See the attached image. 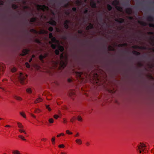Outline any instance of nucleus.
I'll return each mask as SVG.
<instances>
[{
    "label": "nucleus",
    "mask_w": 154,
    "mask_h": 154,
    "mask_svg": "<svg viewBox=\"0 0 154 154\" xmlns=\"http://www.w3.org/2000/svg\"><path fill=\"white\" fill-rule=\"evenodd\" d=\"M132 53L133 54L136 55H139L140 54V53L135 51H132Z\"/></svg>",
    "instance_id": "36"
},
{
    "label": "nucleus",
    "mask_w": 154,
    "mask_h": 154,
    "mask_svg": "<svg viewBox=\"0 0 154 154\" xmlns=\"http://www.w3.org/2000/svg\"><path fill=\"white\" fill-rule=\"evenodd\" d=\"M77 120L79 122H82L83 121V119L82 117L80 116H78L77 118Z\"/></svg>",
    "instance_id": "27"
},
{
    "label": "nucleus",
    "mask_w": 154,
    "mask_h": 154,
    "mask_svg": "<svg viewBox=\"0 0 154 154\" xmlns=\"http://www.w3.org/2000/svg\"><path fill=\"white\" fill-rule=\"evenodd\" d=\"M127 45V44H122L119 45H118V46L119 47H122V46H126Z\"/></svg>",
    "instance_id": "49"
},
{
    "label": "nucleus",
    "mask_w": 154,
    "mask_h": 154,
    "mask_svg": "<svg viewBox=\"0 0 154 154\" xmlns=\"http://www.w3.org/2000/svg\"><path fill=\"white\" fill-rule=\"evenodd\" d=\"M116 8L117 10H118V11H120L122 12L123 11L122 8L121 7L119 6H116Z\"/></svg>",
    "instance_id": "25"
},
{
    "label": "nucleus",
    "mask_w": 154,
    "mask_h": 154,
    "mask_svg": "<svg viewBox=\"0 0 154 154\" xmlns=\"http://www.w3.org/2000/svg\"><path fill=\"white\" fill-rule=\"evenodd\" d=\"M49 38H53V35L52 33H50L49 34Z\"/></svg>",
    "instance_id": "57"
},
{
    "label": "nucleus",
    "mask_w": 154,
    "mask_h": 154,
    "mask_svg": "<svg viewBox=\"0 0 154 154\" xmlns=\"http://www.w3.org/2000/svg\"><path fill=\"white\" fill-rule=\"evenodd\" d=\"M55 53L57 55H58L59 53V51L58 50H56L55 51Z\"/></svg>",
    "instance_id": "53"
},
{
    "label": "nucleus",
    "mask_w": 154,
    "mask_h": 154,
    "mask_svg": "<svg viewBox=\"0 0 154 154\" xmlns=\"http://www.w3.org/2000/svg\"><path fill=\"white\" fill-rule=\"evenodd\" d=\"M12 154H20V153L19 150L16 149L13 150L12 151Z\"/></svg>",
    "instance_id": "17"
},
{
    "label": "nucleus",
    "mask_w": 154,
    "mask_h": 154,
    "mask_svg": "<svg viewBox=\"0 0 154 154\" xmlns=\"http://www.w3.org/2000/svg\"><path fill=\"white\" fill-rule=\"evenodd\" d=\"M26 92L28 93H31L32 92V90L31 88H28L26 89Z\"/></svg>",
    "instance_id": "28"
},
{
    "label": "nucleus",
    "mask_w": 154,
    "mask_h": 154,
    "mask_svg": "<svg viewBox=\"0 0 154 154\" xmlns=\"http://www.w3.org/2000/svg\"><path fill=\"white\" fill-rule=\"evenodd\" d=\"M107 8L110 11L112 9V7L110 5H107Z\"/></svg>",
    "instance_id": "45"
},
{
    "label": "nucleus",
    "mask_w": 154,
    "mask_h": 154,
    "mask_svg": "<svg viewBox=\"0 0 154 154\" xmlns=\"http://www.w3.org/2000/svg\"><path fill=\"white\" fill-rule=\"evenodd\" d=\"M139 23L141 25L145 26L146 25V23H145L143 21H139Z\"/></svg>",
    "instance_id": "37"
},
{
    "label": "nucleus",
    "mask_w": 154,
    "mask_h": 154,
    "mask_svg": "<svg viewBox=\"0 0 154 154\" xmlns=\"http://www.w3.org/2000/svg\"><path fill=\"white\" fill-rule=\"evenodd\" d=\"M63 122L64 123L66 124L67 122V121L66 119H63Z\"/></svg>",
    "instance_id": "51"
},
{
    "label": "nucleus",
    "mask_w": 154,
    "mask_h": 154,
    "mask_svg": "<svg viewBox=\"0 0 154 154\" xmlns=\"http://www.w3.org/2000/svg\"><path fill=\"white\" fill-rule=\"evenodd\" d=\"M90 5L91 6L92 8H95L96 6V4L95 2L93 1H91L90 2Z\"/></svg>",
    "instance_id": "19"
},
{
    "label": "nucleus",
    "mask_w": 154,
    "mask_h": 154,
    "mask_svg": "<svg viewBox=\"0 0 154 154\" xmlns=\"http://www.w3.org/2000/svg\"><path fill=\"white\" fill-rule=\"evenodd\" d=\"M65 135V134L63 133H61L57 135V137H59L61 136H64Z\"/></svg>",
    "instance_id": "33"
},
{
    "label": "nucleus",
    "mask_w": 154,
    "mask_h": 154,
    "mask_svg": "<svg viewBox=\"0 0 154 154\" xmlns=\"http://www.w3.org/2000/svg\"><path fill=\"white\" fill-rule=\"evenodd\" d=\"M48 122L50 124H52L54 122V120L53 118H50L48 119Z\"/></svg>",
    "instance_id": "32"
},
{
    "label": "nucleus",
    "mask_w": 154,
    "mask_h": 154,
    "mask_svg": "<svg viewBox=\"0 0 154 154\" xmlns=\"http://www.w3.org/2000/svg\"><path fill=\"white\" fill-rule=\"evenodd\" d=\"M79 136V134L78 132H77L76 134L74 135L75 137H78Z\"/></svg>",
    "instance_id": "55"
},
{
    "label": "nucleus",
    "mask_w": 154,
    "mask_h": 154,
    "mask_svg": "<svg viewBox=\"0 0 154 154\" xmlns=\"http://www.w3.org/2000/svg\"><path fill=\"white\" fill-rule=\"evenodd\" d=\"M51 42L54 43H57L58 42L56 38L55 37H53L51 38Z\"/></svg>",
    "instance_id": "26"
},
{
    "label": "nucleus",
    "mask_w": 154,
    "mask_h": 154,
    "mask_svg": "<svg viewBox=\"0 0 154 154\" xmlns=\"http://www.w3.org/2000/svg\"><path fill=\"white\" fill-rule=\"evenodd\" d=\"M37 8L38 10H41L43 11H48V7L45 6V5H37Z\"/></svg>",
    "instance_id": "6"
},
{
    "label": "nucleus",
    "mask_w": 154,
    "mask_h": 154,
    "mask_svg": "<svg viewBox=\"0 0 154 154\" xmlns=\"http://www.w3.org/2000/svg\"><path fill=\"white\" fill-rule=\"evenodd\" d=\"M60 65L61 67L63 68L67 64V56L66 55L63 56V53H62L60 56Z\"/></svg>",
    "instance_id": "1"
},
{
    "label": "nucleus",
    "mask_w": 154,
    "mask_h": 154,
    "mask_svg": "<svg viewBox=\"0 0 154 154\" xmlns=\"http://www.w3.org/2000/svg\"><path fill=\"white\" fill-rule=\"evenodd\" d=\"M149 26L151 27H152L154 28V24L153 23H149Z\"/></svg>",
    "instance_id": "56"
},
{
    "label": "nucleus",
    "mask_w": 154,
    "mask_h": 154,
    "mask_svg": "<svg viewBox=\"0 0 154 154\" xmlns=\"http://www.w3.org/2000/svg\"><path fill=\"white\" fill-rule=\"evenodd\" d=\"M75 92L74 90H70L69 91V95L71 97L74 96L75 95Z\"/></svg>",
    "instance_id": "10"
},
{
    "label": "nucleus",
    "mask_w": 154,
    "mask_h": 154,
    "mask_svg": "<svg viewBox=\"0 0 154 154\" xmlns=\"http://www.w3.org/2000/svg\"><path fill=\"white\" fill-rule=\"evenodd\" d=\"M146 146L144 144L140 143L138 145L137 150L140 153H142L146 149Z\"/></svg>",
    "instance_id": "2"
},
{
    "label": "nucleus",
    "mask_w": 154,
    "mask_h": 154,
    "mask_svg": "<svg viewBox=\"0 0 154 154\" xmlns=\"http://www.w3.org/2000/svg\"><path fill=\"white\" fill-rule=\"evenodd\" d=\"M12 7V8L14 9H16L18 7V6L15 4H13Z\"/></svg>",
    "instance_id": "47"
},
{
    "label": "nucleus",
    "mask_w": 154,
    "mask_h": 154,
    "mask_svg": "<svg viewBox=\"0 0 154 154\" xmlns=\"http://www.w3.org/2000/svg\"><path fill=\"white\" fill-rule=\"evenodd\" d=\"M20 115L23 117L24 118H26V116L25 112L23 111H21L19 112Z\"/></svg>",
    "instance_id": "15"
},
{
    "label": "nucleus",
    "mask_w": 154,
    "mask_h": 154,
    "mask_svg": "<svg viewBox=\"0 0 154 154\" xmlns=\"http://www.w3.org/2000/svg\"><path fill=\"white\" fill-rule=\"evenodd\" d=\"M41 110L39 109H36L34 111V112L36 113H39L41 112Z\"/></svg>",
    "instance_id": "34"
},
{
    "label": "nucleus",
    "mask_w": 154,
    "mask_h": 154,
    "mask_svg": "<svg viewBox=\"0 0 154 154\" xmlns=\"http://www.w3.org/2000/svg\"><path fill=\"white\" fill-rule=\"evenodd\" d=\"M31 116H32V117H33L34 118H35L36 117V116L32 113L31 114Z\"/></svg>",
    "instance_id": "63"
},
{
    "label": "nucleus",
    "mask_w": 154,
    "mask_h": 154,
    "mask_svg": "<svg viewBox=\"0 0 154 154\" xmlns=\"http://www.w3.org/2000/svg\"><path fill=\"white\" fill-rule=\"evenodd\" d=\"M93 25L91 24H90L89 25L86 27V29L87 30H88L89 29H92L93 28Z\"/></svg>",
    "instance_id": "23"
},
{
    "label": "nucleus",
    "mask_w": 154,
    "mask_h": 154,
    "mask_svg": "<svg viewBox=\"0 0 154 154\" xmlns=\"http://www.w3.org/2000/svg\"><path fill=\"white\" fill-rule=\"evenodd\" d=\"M51 46L53 49H54L56 48V45L55 44H52Z\"/></svg>",
    "instance_id": "46"
},
{
    "label": "nucleus",
    "mask_w": 154,
    "mask_h": 154,
    "mask_svg": "<svg viewBox=\"0 0 154 154\" xmlns=\"http://www.w3.org/2000/svg\"><path fill=\"white\" fill-rule=\"evenodd\" d=\"M69 21L68 20H66L64 22V27L66 29H67L68 27V23Z\"/></svg>",
    "instance_id": "20"
},
{
    "label": "nucleus",
    "mask_w": 154,
    "mask_h": 154,
    "mask_svg": "<svg viewBox=\"0 0 154 154\" xmlns=\"http://www.w3.org/2000/svg\"><path fill=\"white\" fill-rule=\"evenodd\" d=\"M11 70L12 72H15L16 71V69L15 67H13L11 69Z\"/></svg>",
    "instance_id": "44"
},
{
    "label": "nucleus",
    "mask_w": 154,
    "mask_h": 154,
    "mask_svg": "<svg viewBox=\"0 0 154 154\" xmlns=\"http://www.w3.org/2000/svg\"><path fill=\"white\" fill-rule=\"evenodd\" d=\"M26 67L27 68H29L30 67V65L28 63H25Z\"/></svg>",
    "instance_id": "54"
},
{
    "label": "nucleus",
    "mask_w": 154,
    "mask_h": 154,
    "mask_svg": "<svg viewBox=\"0 0 154 154\" xmlns=\"http://www.w3.org/2000/svg\"><path fill=\"white\" fill-rule=\"evenodd\" d=\"M148 20L152 21L153 20V19L151 17H149L148 18Z\"/></svg>",
    "instance_id": "59"
},
{
    "label": "nucleus",
    "mask_w": 154,
    "mask_h": 154,
    "mask_svg": "<svg viewBox=\"0 0 154 154\" xmlns=\"http://www.w3.org/2000/svg\"><path fill=\"white\" fill-rule=\"evenodd\" d=\"M43 100V99L40 98L39 97L38 98H37L34 101V103H38L39 102H41Z\"/></svg>",
    "instance_id": "16"
},
{
    "label": "nucleus",
    "mask_w": 154,
    "mask_h": 154,
    "mask_svg": "<svg viewBox=\"0 0 154 154\" xmlns=\"http://www.w3.org/2000/svg\"><path fill=\"white\" fill-rule=\"evenodd\" d=\"M125 12L128 14H131L132 13V10L131 9L128 8L126 9Z\"/></svg>",
    "instance_id": "21"
},
{
    "label": "nucleus",
    "mask_w": 154,
    "mask_h": 154,
    "mask_svg": "<svg viewBox=\"0 0 154 154\" xmlns=\"http://www.w3.org/2000/svg\"><path fill=\"white\" fill-rule=\"evenodd\" d=\"M14 97L16 100L18 101H21L23 100L22 98L21 97L17 95H14Z\"/></svg>",
    "instance_id": "12"
},
{
    "label": "nucleus",
    "mask_w": 154,
    "mask_h": 154,
    "mask_svg": "<svg viewBox=\"0 0 154 154\" xmlns=\"http://www.w3.org/2000/svg\"><path fill=\"white\" fill-rule=\"evenodd\" d=\"M28 8V7H27V6H23V7H22V8L23 9V10H25L26 8Z\"/></svg>",
    "instance_id": "64"
},
{
    "label": "nucleus",
    "mask_w": 154,
    "mask_h": 154,
    "mask_svg": "<svg viewBox=\"0 0 154 154\" xmlns=\"http://www.w3.org/2000/svg\"><path fill=\"white\" fill-rule=\"evenodd\" d=\"M116 46L115 44L109 46L108 47V50L109 51H113L115 49V46Z\"/></svg>",
    "instance_id": "11"
},
{
    "label": "nucleus",
    "mask_w": 154,
    "mask_h": 154,
    "mask_svg": "<svg viewBox=\"0 0 154 154\" xmlns=\"http://www.w3.org/2000/svg\"><path fill=\"white\" fill-rule=\"evenodd\" d=\"M94 83H98L99 81V77L97 73H94L92 78Z\"/></svg>",
    "instance_id": "7"
},
{
    "label": "nucleus",
    "mask_w": 154,
    "mask_h": 154,
    "mask_svg": "<svg viewBox=\"0 0 154 154\" xmlns=\"http://www.w3.org/2000/svg\"><path fill=\"white\" fill-rule=\"evenodd\" d=\"M36 19L35 18L33 17L31 18L30 20V21L31 22H35L36 21Z\"/></svg>",
    "instance_id": "43"
},
{
    "label": "nucleus",
    "mask_w": 154,
    "mask_h": 154,
    "mask_svg": "<svg viewBox=\"0 0 154 154\" xmlns=\"http://www.w3.org/2000/svg\"><path fill=\"white\" fill-rule=\"evenodd\" d=\"M48 30L50 31H52L53 30V28H52V27H50L49 28H48Z\"/></svg>",
    "instance_id": "58"
},
{
    "label": "nucleus",
    "mask_w": 154,
    "mask_h": 154,
    "mask_svg": "<svg viewBox=\"0 0 154 154\" xmlns=\"http://www.w3.org/2000/svg\"><path fill=\"white\" fill-rule=\"evenodd\" d=\"M55 137H53L51 139V141L53 145H54L55 143Z\"/></svg>",
    "instance_id": "22"
},
{
    "label": "nucleus",
    "mask_w": 154,
    "mask_h": 154,
    "mask_svg": "<svg viewBox=\"0 0 154 154\" xmlns=\"http://www.w3.org/2000/svg\"><path fill=\"white\" fill-rule=\"evenodd\" d=\"M39 59L42 62H43L44 60H43V59H44V58L43 56V55H40L39 56Z\"/></svg>",
    "instance_id": "35"
},
{
    "label": "nucleus",
    "mask_w": 154,
    "mask_h": 154,
    "mask_svg": "<svg viewBox=\"0 0 154 154\" xmlns=\"http://www.w3.org/2000/svg\"><path fill=\"white\" fill-rule=\"evenodd\" d=\"M149 77L151 79L154 80V78L151 75H150Z\"/></svg>",
    "instance_id": "61"
},
{
    "label": "nucleus",
    "mask_w": 154,
    "mask_h": 154,
    "mask_svg": "<svg viewBox=\"0 0 154 154\" xmlns=\"http://www.w3.org/2000/svg\"><path fill=\"white\" fill-rule=\"evenodd\" d=\"M18 127L19 128L18 131L20 133H23L25 134H26L25 130L24 129V126L22 123L20 122H17V123Z\"/></svg>",
    "instance_id": "3"
},
{
    "label": "nucleus",
    "mask_w": 154,
    "mask_h": 154,
    "mask_svg": "<svg viewBox=\"0 0 154 154\" xmlns=\"http://www.w3.org/2000/svg\"><path fill=\"white\" fill-rule=\"evenodd\" d=\"M116 21H118V22H120V23H122L124 21V20L122 18H119V19H116Z\"/></svg>",
    "instance_id": "29"
},
{
    "label": "nucleus",
    "mask_w": 154,
    "mask_h": 154,
    "mask_svg": "<svg viewBox=\"0 0 154 154\" xmlns=\"http://www.w3.org/2000/svg\"><path fill=\"white\" fill-rule=\"evenodd\" d=\"M132 48H140L139 46H137V45L133 46H132Z\"/></svg>",
    "instance_id": "48"
},
{
    "label": "nucleus",
    "mask_w": 154,
    "mask_h": 154,
    "mask_svg": "<svg viewBox=\"0 0 154 154\" xmlns=\"http://www.w3.org/2000/svg\"><path fill=\"white\" fill-rule=\"evenodd\" d=\"M48 54L47 53H45L43 55V56L44 58L48 56Z\"/></svg>",
    "instance_id": "60"
},
{
    "label": "nucleus",
    "mask_w": 154,
    "mask_h": 154,
    "mask_svg": "<svg viewBox=\"0 0 154 154\" xmlns=\"http://www.w3.org/2000/svg\"><path fill=\"white\" fill-rule=\"evenodd\" d=\"M75 142L76 143L79 145L82 144V140L79 138L76 139L75 140Z\"/></svg>",
    "instance_id": "13"
},
{
    "label": "nucleus",
    "mask_w": 154,
    "mask_h": 154,
    "mask_svg": "<svg viewBox=\"0 0 154 154\" xmlns=\"http://www.w3.org/2000/svg\"><path fill=\"white\" fill-rule=\"evenodd\" d=\"M58 49L61 52H62L64 50V48L63 47L61 46H59L58 47Z\"/></svg>",
    "instance_id": "31"
},
{
    "label": "nucleus",
    "mask_w": 154,
    "mask_h": 154,
    "mask_svg": "<svg viewBox=\"0 0 154 154\" xmlns=\"http://www.w3.org/2000/svg\"><path fill=\"white\" fill-rule=\"evenodd\" d=\"M18 137L20 138L21 140H23L26 141V139L25 138L24 136L21 135H19L18 136Z\"/></svg>",
    "instance_id": "30"
},
{
    "label": "nucleus",
    "mask_w": 154,
    "mask_h": 154,
    "mask_svg": "<svg viewBox=\"0 0 154 154\" xmlns=\"http://www.w3.org/2000/svg\"><path fill=\"white\" fill-rule=\"evenodd\" d=\"M66 134H72V132L70 131L69 130H67L66 131Z\"/></svg>",
    "instance_id": "39"
},
{
    "label": "nucleus",
    "mask_w": 154,
    "mask_h": 154,
    "mask_svg": "<svg viewBox=\"0 0 154 154\" xmlns=\"http://www.w3.org/2000/svg\"><path fill=\"white\" fill-rule=\"evenodd\" d=\"M29 52V50L27 49L23 50L22 51V54H21L22 55H24L27 54Z\"/></svg>",
    "instance_id": "14"
},
{
    "label": "nucleus",
    "mask_w": 154,
    "mask_h": 154,
    "mask_svg": "<svg viewBox=\"0 0 154 154\" xmlns=\"http://www.w3.org/2000/svg\"><path fill=\"white\" fill-rule=\"evenodd\" d=\"M76 4L78 5L80 4V2L79 0H77L76 1Z\"/></svg>",
    "instance_id": "52"
},
{
    "label": "nucleus",
    "mask_w": 154,
    "mask_h": 154,
    "mask_svg": "<svg viewBox=\"0 0 154 154\" xmlns=\"http://www.w3.org/2000/svg\"><path fill=\"white\" fill-rule=\"evenodd\" d=\"M4 65L2 63H0V78L3 73Z\"/></svg>",
    "instance_id": "9"
},
{
    "label": "nucleus",
    "mask_w": 154,
    "mask_h": 154,
    "mask_svg": "<svg viewBox=\"0 0 154 154\" xmlns=\"http://www.w3.org/2000/svg\"><path fill=\"white\" fill-rule=\"evenodd\" d=\"M27 77V75L20 73L19 77L20 83L22 84H24V82Z\"/></svg>",
    "instance_id": "4"
},
{
    "label": "nucleus",
    "mask_w": 154,
    "mask_h": 154,
    "mask_svg": "<svg viewBox=\"0 0 154 154\" xmlns=\"http://www.w3.org/2000/svg\"><path fill=\"white\" fill-rule=\"evenodd\" d=\"M30 32L35 34H46L48 33L47 31L43 29H41L39 31H37L35 29H30Z\"/></svg>",
    "instance_id": "5"
},
{
    "label": "nucleus",
    "mask_w": 154,
    "mask_h": 154,
    "mask_svg": "<svg viewBox=\"0 0 154 154\" xmlns=\"http://www.w3.org/2000/svg\"><path fill=\"white\" fill-rule=\"evenodd\" d=\"M119 4V1L118 0H115L112 2V4L113 5L115 6L116 7Z\"/></svg>",
    "instance_id": "18"
},
{
    "label": "nucleus",
    "mask_w": 154,
    "mask_h": 154,
    "mask_svg": "<svg viewBox=\"0 0 154 154\" xmlns=\"http://www.w3.org/2000/svg\"><path fill=\"white\" fill-rule=\"evenodd\" d=\"M58 147L60 148H65V146L63 144H61L58 145Z\"/></svg>",
    "instance_id": "40"
},
{
    "label": "nucleus",
    "mask_w": 154,
    "mask_h": 154,
    "mask_svg": "<svg viewBox=\"0 0 154 154\" xmlns=\"http://www.w3.org/2000/svg\"><path fill=\"white\" fill-rule=\"evenodd\" d=\"M76 76L78 78V79L81 80H82L84 78L83 77L84 74L82 72H75Z\"/></svg>",
    "instance_id": "8"
},
{
    "label": "nucleus",
    "mask_w": 154,
    "mask_h": 154,
    "mask_svg": "<svg viewBox=\"0 0 154 154\" xmlns=\"http://www.w3.org/2000/svg\"><path fill=\"white\" fill-rule=\"evenodd\" d=\"M60 154H67V153L65 152H62L60 153Z\"/></svg>",
    "instance_id": "62"
},
{
    "label": "nucleus",
    "mask_w": 154,
    "mask_h": 154,
    "mask_svg": "<svg viewBox=\"0 0 154 154\" xmlns=\"http://www.w3.org/2000/svg\"><path fill=\"white\" fill-rule=\"evenodd\" d=\"M48 23L53 25H55L56 24V22L54 20H50L49 21Z\"/></svg>",
    "instance_id": "24"
},
{
    "label": "nucleus",
    "mask_w": 154,
    "mask_h": 154,
    "mask_svg": "<svg viewBox=\"0 0 154 154\" xmlns=\"http://www.w3.org/2000/svg\"><path fill=\"white\" fill-rule=\"evenodd\" d=\"M47 140V139L46 138L43 137L41 138V141L42 142H46Z\"/></svg>",
    "instance_id": "42"
},
{
    "label": "nucleus",
    "mask_w": 154,
    "mask_h": 154,
    "mask_svg": "<svg viewBox=\"0 0 154 154\" xmlns=\"http://www.w3.org/2000/svg\"><path fill=\"white\" fill-rule=\"evenodd\" d=\"M76 117L73 116V117L70 120V122H73L74 121H75L76 119Z\"/></svg>",
    "instance_id": "38"
},
{
    "label": "nucleus",
    "mask_w": 154,
    "mask_h": 154,
    "mask_svg": "<svg viewBox=\"0 0 154 154\" xmlns=\"http://www.w3.org/2000/svg\"><path fill=\"white\" fill-rule=\"evenodd\" d=\"M46 109H47L49 111H50L51 110V109L50 108L49 105H46Z\"/></svg>",
    "instance_id": "41"
},
{
    "label": "nucleus",
    "mask_w": 154,
    "mask_h": 154,
    "mask_svg": "<svg viewBox=\"0 0 154 154\" xmlns=\"http://www.w3.org/2000/svg\"><path fill=\"white\" fill-rule=\"evenodd\" d=\"M54 117L55 119H57L59 117V116L57 115H54Z\"/></svg>",
    "instance_id": "50"
}]
</instances>
